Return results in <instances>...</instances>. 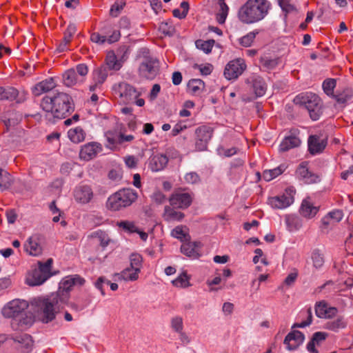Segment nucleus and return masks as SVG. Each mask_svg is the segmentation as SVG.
Here are the masks:
<instances>
[{
	"label": "nucleus",
	"instance_id": "nucleus-10",
	"mask_svg": "<svg viewBox=\"0 0 353 353\" xmlns=\"http://www.w3.org/2000/svg\"><path fill=\"white\" fill-rule=\"evenodd\" d=\"M159 61L152 58L145 59L139 65V75L147 79H154L158 74Z\"/></svg>",
	"mask_w": 353,
	"mask_h": 353
},
{
	"label": "nucleus",
	"instance_id": "nucleus-38",
	"mask_svg": "<svg viewBox=\"0 0 353 353\" xmlns=\"http://www.w3.org/2000/svg\"><path fill=\"white\" fill-rule=\"evenodd\" d=\"M353 97V91L351 88H345L341 92L335 94L334 99L338 104L344 107L347 102Z\"/></svg>",
	"mask_w": 353,
	"mask_h": 353
},
{
	"label": "nucleus",
	"instance_id": "nucleus-62",
	"mask_svg": "<svg viewBox=\"0 0 353 353\" xmlns=\"http://www.w3.org/2000/svg\"><path fill=\"white\" fill-rule=\"evenodd\" d=\"M172 235L176 239H179L181 241L185 239L186 233L183 230V228L182 226H176L172 231Z\"/></svg>",
	"mask_w": 353,
	"mask_h": 353
},
{
	"label": "nucleus",
	"instance_id": "nucleus-49",
	"mask_svg": "<svg viewBox=\"0 0 353 353\" xmlns=\"http://www.w3.org/2000/svg\"><path fill=\"white\" fill-rule=\"evenodd\" d=\"M258 33L259 32L257 30L248 32L246 35L242 37L239 39L240 44L244 47L250 46Z\"/></svg>",
	"mask_w": 353,
	"mask_h": 353
},
{
	"label": "nucleus",
	"instance_id": "nucleus-9",
	"mask_svg": "<svg viewBox=\"0 0 353 353\" xmlns=\"http://www.w3.org/2000/svg\"><path fill=\"white\" fill-rule=\"evenodd\" d=\"M295 192L294 188H288L283 194L269 198L268 203L273 208L285 209L294 203Z\"/></svg>",
	"mask_w": 353,
	"mask_h": 353
},
{
	"label": "nucleus",
	"instance_id": "nucleus-21",
	"mask_svg": "<svg viewBox=\"0 0 353 353\" xmlns=\"http://www.w3.org/2000/svg\"><path fill=\"white\" fill-rule=\"evenodd\" d=\"M14 342L19 345L17 348L23 353H29L32 351L33 341L32 337L27 334H23L16 336L13 338Z\"/></svg>",
	"mask_w": 353,
	"mask_h": 353
},
{
	"label": "nucleus",
	"instance_id": "nucleus-8",
	"mask_svg": "<svg viewBox=\"0 0 353 353\" xmlns=\"http://www.w3.org/2000/svg\"><path fill=\"white\" fill-rule=\"evenodd\" d=\"M214 133V128L209 125H201L195 130V148L197 151H205Z\"/></svg>",
	"mask_w": 353,
	"mask_h": 353
},
{
	"label": "nucleus",
	"instance_id": "nucleus-35",
	"mask_svg": "<svg viewBox=\"0 0 353 353\" xmlns=\"http://www.w3.org/2000/svg\"><path fill=\"white\" fill-rule=\"evenodd\" d=\"M184 217V214L174 210L169 206H165L163 213V219L168 222L171 221H181Z\"/></svg>",
	"mask_w": 353,
	"mask_h": 353
},
{
	"label": "nucleus",
	"instance_id": "nucleus-28",
	"mask_svg": "<svg viewBox=\"0 0 353 353\" xmlns=\"http://www.w3.org/2000/svg\"><path fill=\"white\" fill-rule=\"evenodd\" d=\"M168 158L164 154H156L152 157L150 162V168L153 172H159L163 170L167 165Z\"/></svg>",
	"mask_w": 353,
	"mask_h": 353
},
{
	"label": "nucleus",
	"instance_id": "nucleus-57",
	"mask_svg": "<svg viewBox=\"0 0 353 353\" xmlns=\"http://www.w3.org/2000/svg\"><path fill=\"white\" fill-rule=\"evenodd\" d=\"M117 225L119 228H123L125 231L133 233L138 232V228L136 227L134 223L131 221H123L117 223Z\"/></svg>",
	"mask_w": 353,
	"mask_h": 353
},
{
	"label": "nucleus",
	"instance_id": "nucleus-7",
	"mask_svg": "<svg viewBox=\"0 0 353 353\" xmlns=\"http://www.w3.org/2000/svg\"><path fill=\"white\" fill-rule=\"evenodd\" d=\"M85 281L78 274L68 276L63 278L59 283V287L57 292L54 293L58 295L61 303H66L70 297V292L73 286H82Z\"/></svg>",
	"mask_w": 353,
	"mask_h": 353
},
{
	"label": "nucleus",
	"instance_id": "nucleus-54",
	"mask_svg": "<svg viewBox=\"0 0 353 353\" xmlns=\"http://www.w3.org/2000/svg\"><path fill=\"white\" fill-rule=\"evenodd\" d=\"M172 284L176 287L185 288L189 284L188 277L186 273H182L176 279L172 281Z\"/></svg>",
	"mask_w": 353,
	"mask_h": 353
},
{
	"label": "nucleus",
	"instance_id": "nucleus-25",
	"mask_svg": "<svg viewBox=\"0 0 353 353\" xmlns=\"http://www.w3.org/2000/svg\"><path fill=\"white\" fill-rule=\"evenodd\" d=\"M337 312V309L333 307H328L326 303L321 301L316 304L315 313L319 318L331 319Z\"/></svg>",
	"mask_w": 353,
	"mask_h": 353
},
{
	"label": "nucleus",
	"instance_id": "nucleus-15",
	"mask_svg": "<svg viewBox=\"0 0 353 353\" xmlns=\"http://www.w3.org/2000/svg\"><path fill=\"white\" fill-rule=\"evenodd\" d=\"M304 334L298 330H294L285 336L283 343L286 345V348L290 350H295L304 341Z\"/></svg>",
	"mask_w": 353,
	"mask_h": 353
},
{
	"label": "nucleus",
	"instance_id": "nucleus-3",
	"mask_svg": "<svg viewBox=\"0 0 353 353\" xmlns=\"http://www.w3.org/2000/svg\"><path fill=\"white\" fill-rule=\"evenodd\" d=\"M36 312L39 319L43 323L52 321L59 310L61 304L58 295L52 293L44 297H38L34 299Z\"/></svg>",
	"mask_w": 353,
	"mask_h": 353
},
{
	"label": "nucleus",
	"instance_id": "nucleus-53",
	"mask_svg": "<svg viewBox=\"0 0 353 353\" xmlns=\"http://www.w3.org/2000/svg\"><path fill=\"white\" fill-rule=\"evenodd\" d=\"M261 64L265 70H272L278 65V61L276 59H269L268 57H262Z\"/></svg>",
	"mask_w": 353,
	"mask_h": 353
},
{
	"label": "nucleus",
	"instance_id": "nucleus-41",
	"mask_svg": "<svg viewBox=\"0 0 353 353\" xmlns=\"http://www.w3.org/2000/svg\"><path fill=\"white\" fill-rule=\"evenodd\" d=\"M105 137L107 141V143L105 144L107 148L113 149L117 147L118 144H121V139H119L121 135L119 132L108 131L105 133Z\"/></svg>",
	"mask_w": 353,
	"mask_h": 353
},
{
	"label": "nucleus",
	"instance_id": "nucleus-16",
	"mask_svg": "<svg viewBox=\"0 0 353 353\" xmlns=\"http://www.w3.org/2000/svg\"><path fill=\"white\" fill-rule=\"evenodd\" d=\"M108 76V70L105 65H101L96 68L92 72L93 84L90 86V91H94L96 88L101 85Z\"/></svg>",
	"mask_w": 353,
	"mask_h": 353
},
{
	"label": "nucleus",
	"instance_id": "nucleus-31",
	"mask_svg": "<svg viewBox=\"0 0 353 353\" xmlns=\"http://www.w3.org/2000/svg\"><path fill=\"white\" fill-rule=\"evenodd\" d=\"M347 321L343 316H339L336 319L327 321L325 324V328L338 332L340 330L345 329L347 327Z\"/></svg>",
	"mask_w": 353,
	"mask_h": 353
},
{
	"label": "nucleus",
	"instance_id": "nucleus-14",
	"mask_svg": "<svg viewBox=\"0 0 353 353\" xmlns=\"http://www.w3.org/2000/svg\"><path fill=\"white\" fill-rule=\"evenodd\" d=\"M308 150L314 155L321 153L325 148L327 144V139L326 137H321L319 135H311L307 141Z\"/></svg>",
	"mask_w": 353,
	"mask_h": 353
},
{
	"label": "nucleus",
	"instance_id": "nucleus-40",
	"mask_svg": "<svg viewBox=\"0 0 353 353\" xmlns=\"http://www.w3.org/2000/svg\"><path fill=\"white\" fill-rule=\"evenodd\" d=\"M204 88V82L199 79H194L189 81L188 83V91L194 95L201 94Z\"/></svg>",
	"mask_w": 353,
	"mask_h": 353
},
{
	"label": "nucleus",
	"instance_id": "nucleus-19",
	"mask_svg": "<svg viewBox=\"0 0 353 353\" xmlns=\"http://www.w3.org/2000/svg\"><path fill=\"white\" fill-rule=\"evenodd\" d=\"M170 205L178 208H186L192 203V197L189 193L178 192L172 195L170 199Z\"/></svg>",
	"mask_w": 353,
	"mask_h": 353
},
{
	"label": "nucleus",
	"instance_id": "nucleus-11",
	"mask_svg": "<svg viewBox=\"0 0 353 353\" xmlns=\"http://www.w3.org/2000/svg\"><path fill=\"white\" fill-rule=\"evenodd\" d=\"M246 69V65L243 59H236L230 61L225 67L223 74L228 80L237 79Z\"/></svg>",
	"mask_w": 353,
	"mask_h": 353
},
{
	"label": "nucleus",
	"instance_id": "nucleus-24",
	"mask_svg": "<svg viewBox=\"0 0 353 353\" xmlns=\"http://www.w3.org/2000/svg\"><path fill=\"white\" fill-rule=\"evenodd\" d=\"M56 86V83L52 77L48 78L37 83L32 89V93L35 96H39L44 92L52 90Z\"/></svg>",
	"mask_w": 353,
	"mask_h": 353
},
{
	"label": "nucleus",
	"instance_id": "nucleus-56",
	"mask_svg": "<svg viewBox=\"0 0 353 353\" xmlns=\"http://www.w3.org/2000/svg\"><path fill=\"white\" fill-rule=\"evenodd\" d=\"M343 212L341 210H334L328 214V217H325L323 219L324 224H329V222L326 221L327 219L330 218L334 223L339 222L343 218Z\"/></svg>",
	"mask_w": 353,
	"mask_h": 353
},
{
	"label": "nucleus",
	"instance_id": "nucleus-50",
	"mask_svg": "<svg viewBox=\"0 0 353 353\" xmlns=\"http://www.w3.org/2000/svg\"><path fill=\"white\" fill-rule=\"evenodd\" d=\"M52 262V259H48L45 263L39 262V268L37 270L50 278L51 276L50 271Z\"/></svg>",
	"mask_w": 353,
	"mask_h": 353
},
{
	"label": "nucleus",
	"instance_id": "nucleus-13",
	"mask_svg": "<svg viewBox=\"0 0 353 353\" xmlns=\"http://www.w3.org/2000/svg\"><path fill=\"white\" fill-rule=\"evenodd\" d=\"M119 92L121 101L126 104L134 102L141 94L134 87L127 83H121L119 84Z\"/></svg>",
	"mask_w": 353,
	"mask_h": 353
},
{
	"label": "nucleus",
	"instance_id": "nucleus-26",
	"mask_svg": "<svg viewBox=\"0 0 353 353\" xmlns=\"http://www.w3.org/2000/svg\"><path fill=\"white\" fill-rule=\"evenodd\" d=\"M1 100H15L17 103H22L25 100V96L20 95L19 90L13 87H2Z\"/></svg>",
	"mask_w": 353,
	"mask_h": 353
},
{
	"label": "nucleus",
	"instance_id": "nucleus-63",
	"mask_svg": "<svg viewBox=\"0 0 353 353\" xmlns=\"http://www.w3.org/2000/svg\"><path fill=\"white\" fill-rule=\"evenodd\" d=\"M90 40L99 45L103 44L107 41L105 36L101 35L98 32H93L90 35Z\"/></svg>",
	"mask_w": 353,
	"mask_h": 353
},
{
	"label": "nucleus",
	"instance_id": "nucleus-37",
	"mask_svg": "<svg viewBox=\"0 0 353 353\" xmlns=\"http://www.w3.org/2000/svg\"><path fill=\"white\" fill-rule=\"evenodd\" d=\"M285 224L290 231L298 230L302 227L301 219L294 214H288L285 218Z\"/></svg>",
	"mask_w": 353,
	"mask_h": 353
},
{
	"label": "nucleus",
	"instance_id": "nucleus-64",
	"mask_svg": "<svg viewBox=\"0 0 353 353\" xmlns=\"http://www.w3.org/2000/svg\"><path fill=\"white\" fill-rule=\"evenodd\" d=\"M278 2L281 9L286 12L294 10V6L290 3V0H278Z\"/></svg>",
	"mask_w": 353,
	"mask_h": 353
},
{
	"label": "nucleus",
	"instance_id": "nucleus-29",
	"mask_svg": "<svg viewBox=\"0 0 353 353\" xmlns=\"http://www.w3.org/2000/svg\"><path fill=\"white\" fill-rule=\"evenodd\" d=\"M319 208L314 206L309 200H303L299 210V212L303 216L312 219L317 214Z\"/></svg>",
	"mask_w": 353,
	"mask_h": 353
},
{
	"label": "nucleus",
	"instance_id": "nucleus-44",
	"mask_svg": "<svg viewBox=\"0 0 353 353\" xmlns=\"http://www.w3.org/2000/svg\"><path fill=\"white\" fill-rule=\"evenodd\" d=\"M139 272L132 270V268L124 269L120 274H118L119 279L125 281H134L138 279Z\"/></svg>",
	"mask_w": 353,
	"mask_h": 353
},
{
	"label": "nucleus",
	"instance_id": "nucleus-42",
	"mask_svg": "<svg viewBox=\"0 0 353 353\" xmlns=\"http://www.w3.org/2000/svg\"><path fill=\"white\" fill-rule=\"evenodd\" d=\"M218 3L219 6V10L216 14V19L219 23L223 24L225 23L228 17L229 8L224 0H219Z\"/></svg>",
	"mask_w": 353,
	"mask_h": 353
},
{
	"label": "nucleus",
	"instance_id": "nucleus-39",
	"mask_svg": "<svg viewBox=\"0 0 353 353\" xmlns=\"http://www.w3.org/2000/svg\"><path fill=\"white\" fill-rule=\"evenodd\" d=\"M286 169L285 165H280L279 166L271 169L266 170L263 172V178L266 181H270L276 176L281 174Z\"/></svg>",
	"mask_w": 353,
	"mask_h": 353
},
{
	"label": "nucleus",
	"instance_id": "nucleus-59",
	"mask_svg": "<svg viewBox=\"0 0 353 353\" xmlns=\"http://www.w3.org/2000/svg\"><path fill=\"white\" fill-rule=\"evenodd\" d=\"M129 53V47L127 46H121L117 50L116 55H117L121 61L123 63L128 59Z\"/></svg>",
	"mask_w": 353,
	"mask_h": 353
},
{
	"label": "nucleus",
	"instance_id": "nucleus-55",
	"mask_svg": "<svg viewBox=\"0 0 353 353\" xmlns=\"http://www.w3.org/2000/svg\"><path fill=\"white\" fill-rule=\"evenodd\" d=\"M126 3L125 1H116L114 4L111 6V8L110 10V14L112 17H117L120 12L123 10V8L125 7Z\"/></svg>",
	"mask_w": 353,
	"mask_h": 353
},
{
	"label": "nucleus",
	"instance_id": "nucleus-17",
	"mask_svg": "<svg viewBox=\"0 0 353 353\" xmlns=\"http://www.w3.org/2000/svg\"><path fill=\"white\" fill-rule=\"evenodd\" d=\"M93 196L91 188L88 185H79L74 191V197L77 202L86 204L89 203Z\"/></svg>",
	"mask_w": 353,
	"mask_h": 353
},
{
	"label": "nucleus",
	"instance_id": "nucleus-43",
	"mask_svg": "<svg viewBox=\"0 0 353 353\" xmlns=\"http://www.w3.org/2000/svg\"><path fill=\"white\" fill-rule=\"evenodd\" d=\"M336 86V80L332 78L325 79L322 83V88L325 94L334 99V90Z\"/></svg>",
	"mask_w": 353,
	"mask_h": 353
},
{
	"label": "nucleus",
	"instance_id": "nucleus-5",
	"mask_svg": "<svg viewBox=\"0 0 353 353\" xmlns=\"http://www.w3.org/2000/svg\"><path fill=\"white\" fill-rule=\"evenodd\" d=\"M137 192L132 189H121L108 198L107 207L113 211L119 210L130 206L137 200Z\"/></svg>",
	"mask_w": 353,
	"mask_h": 353
},
{
	"label": "nucleus",
	"instance_id": "nucleus-32",
	"mask_svg": "<svg viewBox=\"0 0 353 353\" xmlns=\"http://www.w3.org/2000/svg\"><path fill=\"white\" fill-rule=\"evenodd\" d=\"M82 82L83 79L76 74L74 68L69 69L63 74V83L67 87H72Z\"/></svg>",
	"mask_w": 353,
	"mask_h": 353
},
{
	"label": "nucleus",
	"instance_id": "nucleus-27",
	"mask_svg": "<svg viewBox=\"0 0 353 353\" xmlns=\"http://www.w3.org/2000/svg\"><path fill=\"white\" fill-rule=\"evenodd\" d=\"M306 162L301 163L296 170V174L304 181L306 183H314L317 182L319 177L309 171Z\"/></svg>",
	"mask_w": 353,
	"mask_h": 353
},
{
	"label": "nucleus",
	"instance_id": "nucleus-61",
	"mask_svg": "<svg viewBox=\"0 0 353 353\" xmlns=\"http://www.w3.org/2000/svg\"><path fill=\"white\" fill-rule=\"evenodd\" d=\"M218 154L225 157H230L236 153V148L226 149L223 146H220L217 149Z\"/></svg>",
	"mask_w": 353,
	"mask_h": 353
},
{
	"label": "nucleus",
	"instance_id": "nucleus-48",
	"mask_svg": "<svg viewBox=\"0 0 353 353\" xmlns=\"http://www.w3.org/2000/svg\"><path fill=\"white\" fill-rule=\"evenodd\" d=\"M214 43L215 41L213 39H210L208 41L197 40L195 44L198 49H200L205 53L208 54L212 51Z\"/></svg>",
	"mask_w": 353,
	"mask_h": 353
},
{
	"label": "nucleus",
	"instance_id": "nucleus-20",
	"mask_svg": "<svg viewBox=\"0 0 353 353\" xmlns=\"http://www.w3.org/2000/svg\"><path fill=\"white\" fill-rule=\"evenodd\" d=\"M248 82L252 85L254 92L256 97H260L265 94L267 85L264 79L256 74H252L248 79Z\"/></svg>",
	"mask_w": 353,
	"mask_h": 353
},
{
	"label": "nucleus",
	"instance_id": "nucleus-45",
	"mask_svg": "<svg viewBox=\"0 0 353 353\" xmlns=\"http://www.w3.org/2000/svg\"><path fill=\"white\" fill-rule=\"evenodd\" d=\"M12 183L11 175L5 170L1 169L0 172V189L5 190L8 189Z\"/></svg>",
	"mask_w": 353,
	"mask_h": 353
},
{
	"label": "nucleus",
	"instance_id": "nucleus-60",
	"mask_svg": "<svg viewBox=\"0 0 353 353\" xmlns=\"http://www.w3.org/2000/svg\"><path fill=\"white\" fill-rule=\"evenodd\" d=\"M76 74L79 77L80 79H84L88 73L89 69L85 63H79L74 68Z\"/></svg>",
	"mask_w": 353,
	"mask_h": 353
},
{
	"label": "nucleus",
	"instance_id": "nucleus-30",
	"mask_svg": "<svg viewBox=\"0 0 353 353\" xmlns=\"http://www.w3.org/2000/svg\"><path fill=\"white\" fill-rule=\"evenodd\" d=\"M328 334L324 332H316L313 334L310 341L307 345V350L310 353H318V350L315 348V345H319L324 341Z\"/></svg>",
	"mask_w": 353,
	"mask_h": 353
},
{
	"label": "nucleus",
	"instance_id": "nucleus-34",
	"mask_svg": "<svg viewBox=\"0 0 353 353\" xmlns=\"http://www.w3.org/2000/svg\"><path fill=\"white\" fill-rule=\"evenodd\" d=\"M68 136L73 143H79L85 140V133L82 128L76 127L68 130Z\"/></svg>",
	"mask_w": 353,
	"mask_h": 353
},
{
	"label": "nucleus",
	"instance_id": "nucleus-52",
	"mask_svg": "<svg viewBox=\"0 0 353 353\" xmlns=\"http://www.w3.org/2000/svg\"><path fill=\"white\" fill-rule=\"evenodd\" d=\"M170 325L172 329L179 333L181 332L183 329V319L179 316H175L171 319Z\"/></svg>",
	"mask_w": 353,
	"mask_h": 353
},
{
	"label": "nucleus",
	"instance_id": "nucleus-51",
	"mask_svg": "<svg viewBox=\"0 0 353 353\" xmlns=\"http://www.w3.org/2000/svg\"><path fill=\"white\" fill-rule=\"evenodd\" d=\"M160 30L162 32L168 36H172L175 32V28L171 21H163L160 24Z\"/></svg>",
	"mask_w": 353,
	"mask_h": 353
},
{
	"label": "nucleus",
	"instance_id": "nucleus-47",
	"mask_svg": "<svg viewBox=\"0 0 353 353\" xmlns=\"http://www.w3.org/2000/svg\"><path fill=\"white\" fill-rule=\"evenodd\" d=\"M130 267L132 270L140 272L142 266V256L137 253H133L130 256Z\"/></svg>",
	"mask_w": 353,
	"mask_h": 353
},
{
	"label": "nucleus",
	"instance_id": "nucleus-36",
	"mask_svg": "<svg viewBox=\"0 0 353 353\" xmlns=\"http://www.w3.org/2000/svg\"><path fill=\"white\" fill-rule=\"evenodd\" d=\"M48 279L49 278L41 272V271L34 270L31 276L27 278V283L31 286L39 285L43 283Z\"/></svg>",
	"mask_w": 353,
	"mask_h": 353
},
{
	"label": "nucleus",
	"instance_id": "nucleus-58",
	"mask_svg": "<svg viewBox=\"0 0 353 353\" xmlns=\"http://www.w3.org/2000/svg\"><path fill=\"white\" fill-rule=\"evenodd\" d=\"M184 180L188 184H196L200 182L201 179L196 172H190L185 174Z\"/></svg>",
	"mask_w": 353,
	"mask_h": 353
},
{
	"label": "nucleus",
	"instance_id": "nucleus-12",
	"mask_svg": "<svg viewBox=\"0 0 353 353\" xmlns=\"http://www.w3.org/2000/svg\"><path fill=\"white\" fill-rule=\"evenodd\" d=\"M299 134V130L296 128L291 129L281 142L279 148V152H283L299 147L301 143Z\"/></svg>",
	"mask_w": 353,
	"mask_h": 353
},
{
	"label": "nucleus",
	"instance_id": "nucleus-22",
	"mask_svg": "<svg viewBox=\"0 0 353 353\" xmlns=\"http://www.w3.org/2000/svg\"><path fill=\"white\" fill-rule=\"evenodd\" d=\"M101 149L99 144L96 143H89L81 147L79 157L81 159L88 161L94 158Z\"/></svg>",
	"mask_w": 353,
	"mask_h": 353
},
{
	"label": "nucleus",
	"instance_id": "nucleus-2",
	"mask_svg": "<svg viewBox=\"0 0 353 353\" xmlns=\"http://www.w3.org/2000/svg\"><path fill=\"white\" fill-rule=\"evenodd\" d=\"M270 3L267 0H248L238 12L239 20L246 24L261 21L268 14Z\"/></svg>",
	"mask_w": 353,
	"mask_h": 353
},
{
	"label": "nucleus",
	"instance_id": "nucleus-33",
	"mask_svg": "<svg viewBox=\"0 0 353 353\" xmlns=\"http://www.w3.org/2000/svg\"><path fill=\"white\" fill-rule=\"evenodd\" d=\"M123 63L119 58L116 55L114 51L108 52L105 58V66L108 70H119L122 67Z\"/></svg>",
	"mask_w": 353,
	"mask_h": 353
},
{
	"label": "nucleus",
	"instance_id": "nucleus-1",
	"mask_svg": "<svg viewBox=\"0 0 353 353\" xmlns=\"http://www.w3.org/2000/svg\"><path fill=\"white\" fill-rule=\"evenodd\" d=\"M41 107L47 112L46 117L49 120L51 116L59 119L65 118L74 109L72 98L63 92H59L53 97H44Z\"/></svg>",
	"mask_w": 353,
	"mask_h": 353
},
{
	"label": "nucleus",
	"instance_id": "nucleus-46",
	"mask_svg": "<svg viewBox=\"0 0 353 353\" xmlns=\"http://www.w3.org/2000/svg\"><path fill=\"white\" fill-rule=\"evenodd\" d=\"M312 260L313 263V266L316 269L321 268L324 264L323 254L318 249L313 250L312 253Z\"/></svg>",
	"mask_w": 353,
	"mask_h": 353
},
{
	"label": "nucleus",
	"instance_id": "nucleus-18",
	"mask_svg": "<svg viewBox=\"0 0 353 353\" xmlns=\"http://www.w3.org/2000/svg\"><path fill=\"white\" fill-rule=\"evenodd\" d=\"M25 252L30 256H37L42 254V247L37 235L29 237L23 245Z\"/></svg>",
	"mask_w": 353,
	"mask_h": 353
},
{
	"label": "nucleus",
	"instance_id": "nucleus-23",
	"mask_svg": "<svg viewBox=\"0 0 353 353\" xmlns=\"http://www.w3.org/2000/svg\"><path fill=\"white\" fill-rule=\"evenodd\" d=\"M201 245V243L198 241H188L181 245V251L183 254L189 257L196 259L200 256Z\"/></svg>",
	"mask_w": 353,
	"mask_h": 353
},
{
	"label": "nucleus",
	"instance_id": "nucleus-4",
	"mask_svg": "<svg viewBox=\"0 0 353 353\" xmlns=\"http://www.w3.org/2000/svg\"><path fill=\"white\" fill-rule=\"evenodd\" d=\"M294 102L295 104L305 107L308 111L310 117L313 121L319 120L323 114V101L314 93L310 92H302L295 97Z\"/></svg>",
	"mask_w": 353,
	"mask_h": 353
},
{
	"label": "nucleus",
	"instance_id": "nucleus-6",
	"mask_svg": "<svg viewBox=\"0 0 353 353\" xmlns=\"http://www.w3.org/2000/svg\"><path fill=\"white\" fill-rule=\"evenodd\" d=\"M28 303L25 300L14 299L10 301L2 310L3 315L6 318H12L19 321L20 325H28L31 323V319L23 318Z\"/></svg>",
	"mask_w": 353,
	"mask_h": 353
}]
</instances>
